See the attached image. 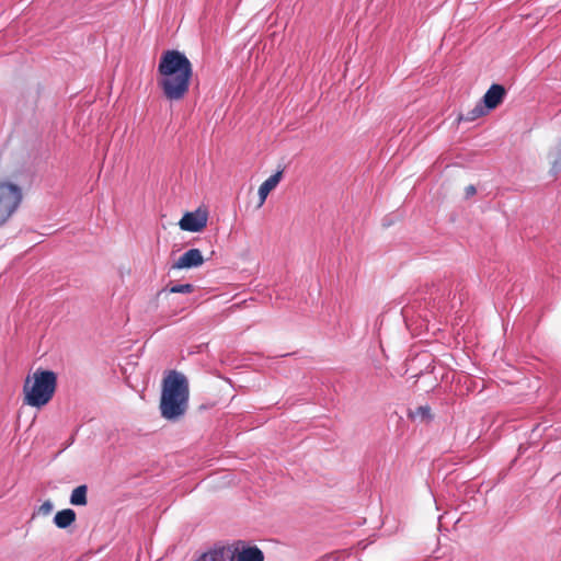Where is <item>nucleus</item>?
I'll return each mask as SVG.
<instances>
[{"instance_id": "6e6552de", "label": "nucleus", "mask_w": 561, "mask_h": 561, "mask_svg": "<svg viewBox=\"0 0 561 561\" xmlns=\"http://www.w3.org/2000/svg\"><path fill=\"white\" fill-rule=\"evenodd\" d=\"M283 179V171H277L275 174L271 175L267 180H265L261 186L259 187V207L263 206L268 194L278 185V183Z\"/></svg>"}, {"instance_id": "423d86ee", "label": "nucleus", "mask_w": 561, "mask_h": 561, "mask_svg": "<svg viewBox=\"0 0 561 561\" xmlns=\"http://www.w3.org/2000/svg\"><path fill=\"white\" fill-rule=\"evenodd\" d=\"M204 263V257L198 249H191L182 254L179 260L173 264V268H192L198 267Z\"/></svg>"}, {"instance_id": "f03ea898", "label": "nucleus", "mask_w": 561, "mask_h": 561, "mask_svg": "<svg viewBox=\"0 0 561 561\" xmlns=\"http://www.w3.org/2000/svg\"><path fill=\"white\" fill-rule=\"evenodd\" d=\"M190 387L186 376L176 370L167 373L162 380L160 412L168 421L180 420L187 411Z\"/></svg>"}, {"instance_id": "4468645a", "label": "nucleus", "mask_w": 561, "mask_h": 561, "mask_svg": "<svg viewBox=\"0 0 561 561\" xmlns=\"http://www.w3.org/2000/svg\"><path fill=\"white\" fill-rule=\"evenodd\" d=\"M486 112H488L486 107L483 104L479 103L471 111H469L465 116H460L459 119L472 122L481 116H484L486 114Z\"/></svg>"}, {"instance_id": "1a4fd4ad", "label": "nucleus", "mask_w": 561, "mask_h": 561, "mask_svg": "<svg viewBox=\"0 0 561 561\" xmlns=\"http://www.w3.org/2000/svg\"><path fill=\"white\" fill-rule=\"evenodd\" d=\"M196 561H233V548L222 547L202 554Z\"/></svg>"}, {"instance_id": "dca6fc26", "label": "nucleus", "mask_w": 561, "mask_h": 561, "mask_svg": "<svg viewBox=\"0 0 561 561\" xmlns=\"http://www.w3.org/2000/svg\"><path fill=\"white\" fill-rule=\"evenodd\" d=\"M54 510V504L51 501H45L36 511V514L48 516Z\"/></svg>"}, {"instance_id": "2eb2a0df", "label": "nucleus", "mask_w": 561, "mask_h": 561, "mask_svg": "<svg viewBox=\"0 0 561 561\" xmlns=\"http://www.w3.org/2000/svg\"><path fill=\"white\" fill-rule=\"evenodd\" d=\"M194 290L193 285L191 284H181V285H174L170 287L169 291L172 294H190Z\"/></svg>"}, {"instance_id": "39448f33", "label": "nucleus", "mask_w": 561, "mask_h": 561, "mask_svg": "<svg viewBox=\"0 0 561 561\" xmlns=\"http://www.w3.org/2000/svg\"><path fill=\"white\" fill-rule=\"evenodd\" d=\"M207 220V210L197 208L194 211L186 213L180 220L179 226L184 231L199 232L206 227Z\"/></svg>"}, {"instance_id": "20e7f679", "label": "nucleus", "mask_w": 561, "mask_h": 561, "mask_svg": "<svg viewBox=\"0 0 561 561\" xmlns=\"http://www.w3.org/2000/svg\"><path fill=\"white\" fill-rule=\"evenodd\" d=\"M22 198L21 190L11 183H0V225L15 211Z\"/></svg>"}, {"instance_id": "f257e3e1", "label": "nucleus", "mask_w": 561, "mask_h": 561, "mask_svg": "<svg viewBox=\"0 0 561 561\" xmlns=\"http://www.w3.org/2000/svg\"><path fill=\"white\" fill-rule=\"evenodd\" d=\"M158 85L170 101L182 100L188 92L193 67L179 50H165L158 65Z\"/></svg>"}, {"instance_id": "f3484780", "label": "nucleus", "mask_w": 561, "mask_h": 561, "mask_svg": "<svg viewBox=\"0 0 561 561\" xmlns=\"http://www.w3.org/2000/svg\"><path fill=\"white\" fill-rule=\"evenodd\" d=\"M477 190L474 185H468L465 188L466 198H469L476 194Z\"/></svg>"}, {"instance_id": "a211bd4d", "label": "nucleus", "mask_w": 561, "mask_h": 561, "mask_svg": "<svg viewBox=\"0 0 561 561\" xmlns=\"http://www.w3.org/2000/svg\"><path fill=\"white\" fill-rule=\"evenodd\" d=\"M553 154L556 157H561V141L553 148Z\"/></svg>"}, {"instance_id": "ddd939ff", "label": "nucleus", "mask_w": 561, "mask_h": 561, "mask_svg": "<svg viewBox=\"0 0 561 561\" xmlns=\"http://www.w3.org/2000/svg\"><path fill=\"white\" fill-rule=\"evenodd\" d=\"M87 493L88 488L87 485H79L76 489H73L71 495H70V503L72 505L77 506H83L87 504Z\"/></svg>"}, {"instance_id": "9d476101", "label": "nucleus", "mask_w": 561, "mask_h": 561, "mask_svg": "<svg viewBox=\"0 0 561 561\" xmlns=\"http://www.w3.org/2000/svg\"><path fill=\"white\" fill-rule=\"evenodd\" d=\"M262 551L256 547L233 548V561H263Z\"/></svg>"}, {"instance_id": "f8f14e48", "label": "nucleus", "mask_w": 561, "mask_h": 561, "mask_svg": "<svg viewBox=\"0 0 561 561\" xmlns=\"http://www.w3.org/2000/svg\"><path fill=\"white\" fill-rule=\"evenodd\" d=\"M409 416L419 423H427L433 419V414L428 405H420L415 408V410L410 411Z\"/></svg>"}, {"instance_id": "0eeeda50", "label": "nucleus", "mask_w": 561, "mask_h": 561, "mask_svg": "<svg viewBox=\"0 0 561 561\" xmlns=\"http://www.w3.org/2000/svg\"><path fill=\"white\" fill-rule=\"evenodd\" d=\"M505 96V89L500 84H493L483 96V105L486 110L497 107Z\"/></svg>"}, {"instance_id": "7ed1b4c3", "label": "nucleus", "mask_w": 561, "mask_h": 561, "mask_svg": "<svg viewBox=\"0 0 561 561\" xmlns=\"http://www.w3.org/2000/svg\"><path fill=\"white\" fill-rule=\"evenodd\" d=\"M57 387V375L51 370L37 369L27 376L23 386L24 403L43 408L53 398Z\"/></svg>"}, {"instance_id": "9b49d317", "label": "nucleus", "mask_w": 561, "mask_h": 561, "mask_svg": "<svg viewBox=\"0 0 561 561\" xmlns=\"http://www.w3.org/2000/svg\"><path fill=\"white\" fill-rule=\"evenodd\" d=\"M76 520V513L70 508H65L56 513L54 523L58 528H67Z\"/></svg>"}]
</instances>
